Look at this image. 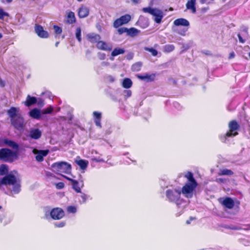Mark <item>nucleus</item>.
Segmentation results:
<instances>
[{"label":"nucleus","instance_id":"53","mask_svg":"<svg viewBox=\"0 0 250 250\" xmlns=\"http://www.w3.org/2000/svg\"><path fill=\"white\" fill-rule=\"evenodd\" d=\"M79 183L81 185V187H83V177L81 175H79Z\"/></svg>","mask_w":250,"mask_h":250},{"label":"nucleus","instance_id":"17","mask_svg":"<svg viewBox=\"0 0 250 250\" xmlns=\"http://www.w3.org/2000/svg\"><path fill=\"white\" fill-rule=\"evenodd\" d=\"M89 9L87 7L82 5L79 9L78 16L80 18H84L88 16Z\"/></svg>","mask_w":250,"mask_h":250},{"label":"nucleus","instance_id":"29","mask_svg":"<svg viewBox=\"0 0 250 250\" xmlns=\"http://www.w3.org/2000/svg\"><path fill=\"white\" fill-rule=\"evenodd\" d=\"M72 185L73 188L75 190L77 193H81V190L80 187L79 186L80 184L79 182L77 180H72Z\"/></svg>","mask_w":250,"mask_h":250},{"label":"nucleus","instance_id":"27","mask_svg":"<svg viewBox=\"0 0 250 250\" xmlns=\"http://www.w3.org/2000/svg\"><path fill=\"white\" fill-rule=\"evenodd\" d=\"M140 32V30L134 27H132L130 28V29H128L127 35L130 37H133L137 35Z\"/></svg>","mask_w":250,"mask_h":250},{"label":"nucleus","instance_id":"12","mask_svg":"<svg viewBox=\"0 0 250 250\" xmlns=\"http://www.w3.org/2000/svg\"><path fill=\"white\" fill-rule=\"evenodd\" d=\"M42 132L38 128H31L29 131V136L31 138L38 140L40 139L42 136Z\"/></svg>","mask_w":250,"mask_h":250},{"label":"nucleus","instance_id":"45","mask_svg":"<svg viewBox=\"0 0 250 250\" xmlns=\"http://www.w3.org/2000/svg\"><path fill=\"white\" fill-rule=\"evenodd\" d=\"M54 29L55 30V33L57 34H60L62 32V28L60 27L57 25L54 26Z\"/></svg>","mask_w":250,"mask_h":250},{"label":"nucleus","instance_id":"64","mask_svg":"<svg viewBox=\"0 0 250 250\" xmlns=\"http://www.w3.org/2000/svg\"><path fill=\"white\" fill-rule=\"evenodd\" d=\"M108 64V62H103L102 63H101V65L102 66H106Z\"/></svg>","mask_w":250,"mask_h":250},{"label":"nucleus","instance_id":"1","mask_svg":"<svg viewBox=\"0 0 250 250\" xmlns=\"http://www.w3.org/2000/svg\"><path fill=\"white\" fill-rule=\"evenodd\" d=\"M2 185H5L10 192L9 195L13 196L21 191V180L12 173L7 174L1 179Z\"/></svg>","mask_w":250,"mask_h":250},{"label":"nucleus","instance_id":"19","mask_svg":"<svg viewBox=\"0 0 250 250\" xmlns=\"http://www.w3.org/2000/svg\"><path fill=\"white\" fill-rule=\"evenodd\" d=\"M137 77L141 80H144L146 82H152L154 80L155 76L153 74H146L145 75L138 74Z\"/></svg>","mask_w":250,"mask_h":250},{"label":"nucleus","instance_id":"37","mask_svg":"<svg viewBox=\"0 0 250 250\" xmlns=\"http://www.w3.org/2000/svg\"><path fill=\"white\" fill-rule=\"evenodd\" d=\"M76 37L79 42H81V29L80 27H77L76 30Z\"/></svg>","mask_w":250,"mask_h":250},{"label":"nucleus","instance_id":"50","mask_svg":"<svg viewBox=\"0 0 250 250\" xmlns=\"http://www.w3.org/2000/svg\"><path fill=\"white\" fill-rule=\"evenodd\" d=\"M81 198L83 200L82 202L83 203L85 202L86 199L88 198V196H87V195L85 194L84 193H82V194L81 195Z\"/></svg>","mask_w":250,"mask_h":250},{"label":"nucleus","instance_id":"55","mask_svg":"<svg viewBox=\"0 0 250 250\" xmlns=\"http://www.w3.org/2000/svg\"><path fill=\"white\" fill-rule=\"evenodd\" d=\"M238 37L239 39V41L240 42H241V43L245 42V40L242 38V36H241V35L240 34H238Z\"/></svg>","mask_w":250,"mask_h":250},{"label":"nucleus","instance_id":"51","mask_svg":"<svg viewBox=\"0 0 250 250\" xmlns=\"http://www.w3.org/2000/svg\"><path fill=\"white\" fill-rule=\"evenodd\" d=\"M98 57L101 60H103L105 58V55L104 53H99L98 54Z\"/></svg>","mask_w":250,"mask_h":250},{"label":"nucleus","instance_id":"41","mask_svg":"<svg viewBox=\"0 0 250 250\" xmlns=\"http://www.w3.org/2000/svg\"><path fill=\"white\" fill-rule=\"evenodd\" d=\"M128 28L126 27H121L118 29L117 31L119 35H122L124 33H127Z\"/></svg>","mask_w":250,"mask_h":250},{"label":"nucleus","instance_id":"43","mask_svg":"<svg viewBox=\"0 0 250 250\" xmlns=\"http://www.w3.org/2000/svg\"><path fill=\"white\" fill-rule=\"evenodd\" d=\"M67 211L69 213H75L76 212V208L74 206H69L67 208Z\"/></svg>","mask_w":250,"mask_h":250},{"label":"nucleus","instance_id":"2","mask_svg":"<svg viewBox=\"0 0 250 250\" xmlns=\"http://www.w3.org/2000/svg\"><path fill=\"white\" fill-rule=\"evenodd\" d=\"M53 170L57 174L60 172L68 174L71 172V166L65 162H59L51 165Z\"/></svg>","mask_w":250,"mask_h":250},{"label":"nucleus","instance_id":"8","mask_svg":"<svg viewBox=\"0 0 250 250\" xmlns=\"http://www.w3.org/2000/svg\"><path fill=\"white\" fill-rule=\"evenodd\" d=\"M32 153L35 155V159L38 162H42L44 160V157L46 156L49 152L48 149L39 150L35 147H32Z\"/></svg>","mask_w":250,"mask_h":250},{"label":"nucleus","instance_id":"15","mask_svg":"<svg viewBox=\"0 0 250 250\" xmlns=\"http://www.w3.org/2000/svg\"><path fill=\"white\" fill-rule=\"evenodd\" d=\"M20 109L19 108L11 107L9 109L7 110V114L10 118V120H13L18 115H20L19 113Z\"/></svg>","mask_w":250,"mask_h":250},{"label":"nucleus","instance_id":"21","mask_svg":"<svg viewBox=\"0 0 250 250\" xmlns=\"http://www.w3.org/2000/svg\"><path fill=\"white\" fill-rule=\"evenodd\" d=\"M222 204L225 207L229 209L232 208L234 206L233 200L229 197L226 198L223 201Z\"/></svg>","mask_w":250,"mask_h":250},{"label":"nucleus","instance_id":"30","mask_svg":"<svg viewBox=\"0 0 250 250\" xmlns=\"http://www.w3.org/2000/svg\"><path fill=\"white\" fill-rule=\"evenodd\" d=\"M8 172V167L6 165L2 164L0 166V174L1 175H7Z\"/></svg>","mask_w":250,"mask_h":250},{"label":"nucleus","instance_id":"22","mask_svg":"<svg viewBox=\"0 0 250 250\" xmlns=\"http://www.w3.org/2000/svg\"><path fill=\"white\" fill-rule=\"evenodd\" d=\"M196 0H188L186 4V8L190 10L192 13H195L196 10L195 7Z\"/></svg>","mask_w":250,"mask_h":250},{"label":"nucleus","instance_id":"11","mask_svg":"<svg viewBox=\"0 0 250 250\" xmlns=\"http://www.w3.org/2000/svg\"><path fill=\"white\" fill-rule=\"evenodd\" d=\"M36 33L41 38H46L48 36L47 31L43 30V27L40 25H36L35 26Z\"/></svg>","mask_w":250,"mask_h":250},{"label":"nucleus","instance_id":"24","mask_svg":"<svg viewBox=\"0 0 250 250\" xmlns=\"http://www.w3.org/2000/svg\"><path fill=\"white\" fill-rule=\"evenodd\" d=\"M75 162L83 170V172H84V170L86 169L88 164V161L84 160H76Z\"/></svg>","mask_w":250,"mask_h":250},{"label":"nucleus","instance_id":"59","mask_svg":"<svg viewBox=\"0 0 250 250\" xmlns=\"http://www.w3.org/2000/svg\"><path fill=\"white\" fill-rule=\"evenodd\" d=\"M126 93V95H125L127 97H129L131 95V92L130 90H126L125 91Z\"/></svg>","mask_w":250,"mask_h":250},{"label":"nucleus","instance_id":"25","mask_svg":"<svg viewBox=\"0 0 250 250\" xmlns=\"http://www.w3.org/2000/svg\"><path fill=\"white\" fill-rule=\"evenodd\" d=\"M87 38L90 42H97L100 40L101 37L100 35L98 34H95L94 33H91L87 35Z\"/></svg>","mask_w":250,"mask_h":250},{"label":"nucleus","instance_id":"35","mask_svg":"<svg viewBox=\"0 0 250 250\" xmlns=\"http://www.w3.org/2000/svg\"><path fill=\"white\" fill-rule=\"evenodd\" d=\"M175 48L173 44H167L164 46L163 50L164 52L169 53L172 51Z\"/></svg>","mask_w":250,"mask_h":250},{"label":"nucleus","instance_id":"5","mask_svg":"<svg viewBox=\"0 0 250 250\" xmlns=\"http://www.w3.org/2000/svg\"><path fill=\"white\" fill-rule=\"evenodd\" d=\"M181 191L178 189H168L166 191V196L169 201L175 202L179 206L181 202Z\"/></svg>","mask_w":250,"mask_h":250},{"label":"nucleus","instance_id":"4","mask_svg":"<svg viewBox=\"0 0 250 250\" xmlns=\"http://www.w3.org/2000/svg\"><path fill=\"white\" fill-rule=\"evenodd\" d=\"M142 11L144 13H147L154 16V20L157 23L161 22L164 16L163 12L157 8H152L150 7H144L142 9Z\"/></svg>","mask_w":250,"mask_h":250},{"label":"nucleus","instance_id":"40","mask_svg":"<svg viewBox=\"0 0 250 250\" xmlns=\"http://www.w3.org/2000/svg\"><path fill=\"white\" fill-rule=\"evenodd\" d=\"M241 30L242 31V35L244 37H246L247 36H248V28L246 26H242L241 27Z\"/></svg>","mask_w":250,"mask_h":250},{"label":"nucleus","instance_id":"46","mask_svg":"<svg viewBox=\"0 0 250 250\" xmlns=\"http://www.w3.org/2000/svg\"><path fill=\"white\" fill-rule=\"evenodd\" d=\"M9 14L4 12L2 9H0V19H3L4 17L8 16Z\"/></svg>","mask_w":250,"mask_h":250},{"label":"nucleus","instance_id":"52","mask_svg":"<svg viewBox=\"0 0 250 250\" xmlns=\"http://www.w3.org/2000/svg\"><path fill=\"white\" fill-rule=\"evenodd\" d=\"M95 123L97 126L100 127H102L101 124V119H95Z\"/></svg>","mask_w":250,"mask_h":250},{"label":"nucleus","instance_id":"10","mask_svg":"<svg viewBox=\"0 0 250 250\" xmlns=\"http://www.w3.org/2000/svg\"><path fill=\"white\" fill-rule=\"evenodd\" d=\"M51 218L54 220H59L64 216V211L60 208H53L49 212Z\"/></svg>","mask_w":250,"mask_h":250},{"label":"nucleus","instance_id":"36","mask_svg":"<svg viewBox=\"0 0 250 250\" xmlns=\"http://www.w3.org/2000/svg\"><path fill=\"white\" fill-rule=\"evenodd\" d=\"M185 177H186L188 180V183H193L196 182L195 180L193 178V174L191 172H188L186 175Z\"/></svg>","mask_w":250,"mask_h":250},{"label":"nucleus","instance_id":"60","mask_svg":"<svg viewBox=\"0 0 250 250\" xmlns=\"http://www.w3.org/2000/svg\"><path fill=\"white\" fill-rule=\"evenodd\" d=\"M202 52L207 55H211L210 51L208 50L203 51Z\"/></svg>","mask_w":250,"mask_h":250},{"label":"nucleus","instance_id":"3","mask_svg":"<svg viewBox=\"0 0 250 250\" xmlns=\"http://www.w3.org/2000/svg\"><path fill=\"white\" fill-rule=\"evenodd\" d=\"M17 157V153L10 149L3 148L0 149V160L11 163Z\"/></svg>","mask_w":250,"mask_h":250},{"label":"nucleus","instance_id":"63","mask_svg":"<svg viewBox=\"0 0 250 250\" xmlns=\"http://www.w3.org/2000/svg\"><path fill=\"white\" fill-rule=\"evenodd\" d=\"M62 177H63L64 178L66 179L67 180H69V181H71V182H72V180H73V179H71V178H69V177H67V176H64V175H62Z\"/></svg>","mask_w":250,"mask_h":250},{"label":"nucleus","instance_id":"48","mask_svg":"<svg viewBox=\"0 0 250 250\" xmlns=\"http://www.w3.org/2000/svg\"><path fill=\"white\" fill-rule=\"evenodd\" d=\"M65 225V223L64 222H60V223H56L54 224V225L56 227H58V228H62L63 227H64Z\"/></svg>","mask_w":250,"mask_h":250},{"label":"nucleus","instance_id":"13","mask_svg":"<svg viewBox=\"0 0 250 250\" xmlns=\"http://www.w3.org/2000/svg\"><path fill=\"white\" fill-rule=\"evenodd\" d=\"M0 143H3L4 145L8 146L14 149H18L19 145L14 141L7 139H0Z\"/></svg>","mask_w":250,"mask_h":250},{"label":"nucleus","instance_id":"33","mask_svg":"<svg viewBox=\"0 0 250 250\" xmlns=\"http://www.w3.org/2000/svg\"><path fill=\"white\" fill-rule=\"evenodd\" d=\"M142 66V63L141 62H137L132 65L131 70L132 71L137 72L141 70Z\"/></svg>","mask_w":250,"mask_h":250},{"label":"nucleus","instance_id":"14","mask_svg":"<svg viewBox=\"0 0 250 250\" xmlns=\"http://www.w3.org/2000/svg\"><path fill=\"white\" fill-rule=\"evenodd\" d=\"M97 47L99 49L105 51H111L112 49V47L111 44H107L103 41H100L97 42Z\"/></svg>","mask_w":250,"mask_h":250},{"label":"nucleus","instance_id":"32","mask_svg":"<svg viewBox=\"0 0 250 250\" xmlns=\"http://www.w3.org/2000/svg\"><path fill=\"white\" fill-rule=\"evenodd\" d=\"M232 174H233V172L232 170L226 168L221 169L218 173V175L220 176L231 175Z\"/></svg>","mask_w":250,"mask_h":250},{"label":"nucleus","instance_id":"7","mask_svg":"<svg viewBox=\"0 0 250 250\" xmlns=\"http://www.w3.org/2000/svg\"><path fill=\"white\" fill-rule=\"evenodd\" d=\"M197 186V182L188 183L183 187L182 192L186 197L191 198L193 195V191Z\"/></svg>","mask_w":250,"mask_h":250},{"label":"nucleus","instance_id":"49","mask_svg":"<svg viewBox=\"0 0 250 250\" xmlns=\"http://www.w3.org/2000/svg\"><path fill=\"white\" fill-rule=\"evenodd\" d=\"M64 184L62 182H59L56 184V188L58 189H62L64 188Z\"/></svg>","mask_w":250,"mask_h":250},{"label":"nucleus","instance_id":"58","mask_svg":"<svg viewBox=\"0 0 250 250\" xmlns=\"http://www.w3.org/2000/svg\"><path fill=\"white\" fill-rule=\"evenodd\" d=\"M235 57V53L233 52H231L229 57V59L233 58Z\"/></svg>","mask_w":250,"mask_h":250},{"label":"nucleus","instance_id":"61","mask_svg":"<svg viewBox=\"0 0 250 250\" xmlns=\"http://www.w3.org/2000/svg\"><path fill=\"white\" fill-rule=\"evenodd\" d=\"M107 78L109 81H110L111 82H113L114 81V78L112 76H108Z\"/></svg>","mask_w":250,"mask_h":250},{"label":"nucleus","instance_id":"38","mask_svg":"<svg viewBox=\"0 0 250 250\" xmlns=\"http://www.w3.org/2000/svg\"><path fill=\"white\" fill-rule=\"evenodd\" d=\"M145 50L150 52L153 56H156L158 54L157 51L153 48L145 47Z\"/></svg>","mask_w":250,"mask_h":250},{"label":"nucleus","instance_id":"6","mask_svg":"<svg viewBox=\"0 0 250 250\" xmlns=\"http://www.w3.org/2000/svg\"><path fill=\"white\" fill-rule=\"evenodd\" d=\"M229 131L227 132L223 136V137H221V139L223 142H226L227 137H231L232 136H235L238 134V133L236 132L233 133V131L237 130L239 127V125L235 121L233 120L230 121L229 123Z\"/></svg>","mask_w":250,"mask_h":250},{"label":"nucleus","instance_id":"18","mask_svg":"<svg viewBox=\"0 0 250 250\" xmlns=\"http://www.w3.org/2000/svg\"><path fill=\"white\" fill-rule=\"evenodd\" d=\"M174 24L177 26H183L188 27L189 25V22L185 19L180 18L177 19L174 21Z\"/></svg>","mask_w":250,"mask_h":250},{"label":"nucleus","instance_id":"44","mask_svg":"<svg viewBox=\"0 0 250 250\" xmlns=\"http://www.w3.org/2000/svg\"><path fill=\"white\" fill-rule=\"evenodd\" d=\"M188 28L187 27V28H183V29H179L177 31V33L182 35V36H185L186 35V32L188 31Z\"/></svg>","mask_w":250,"mask_h":250},{"label":"nucleus","instance_id":"20","mask_svg":"<svg viewBox=\"0 0 250 250\" xmlns=\"http://www.w3.org/2000/svg\"><path fill=\"white\" fill-rule=\"evenodd\" d=\"M137 24L142 28H146L148 26L149 22L147 19L143 16H140L137 22Z\"/></svg>","mask_w":250,"mask_h":250},{"label":"nucleus","instance_id":"28","mask_svg":"<svg viewBox=\"0 0 250 250\" xmlns=\"http://www.w3.org/2000/svg\"><path fill=\"white\" fill-rule=\"evenodd\" d=\"M132 85V82L129 78H125L122 83V86L125 88H129Z\"/></svg>","mask_w":250,"mask_h":250},{"label":"nucleus","instance_id":"23","mask_svg":"<svg viewBox=\"0 0 250 250\" xmlns=\"http://www.w3.org/2000/svg\"><path fill=\"white\" fill-rule=\"evenodd\" d=\"M37 102V99L35 97H31L29 95H27L26 100L25 102V105L28 107L35 104Z\"/></svg>","mask_w":250,"mask_h":250},{"label":"nucleus","instance_id":"26","mask_svg":"<svg viewBox=\"0 0 250 250\" xmlns=\"http://www.w3.org/2000/svg\"><path fill=\"white\" fill-rule=\"evenodd\" d=\"M76 21L75 14L73 12H69L67 16V22L69 24H72Z\"/></svg>","mask_w":250,"mask_h":250},{"label":"nucleus","instance_id":"62","mask_svg":"<svg viewBox=\"0 0 250 250\" xmlns=\"http://www.w3.org/2000/svg\"><path fill=\"white\" fill-rule=\"evenodd\" d=\"M132 58H133V54L132 53H130L127 56V59L128 60H131L132 59Z\"/></svg>","mask_w":250,"mask_h":250},{"label":"nucleus","instance_id":"39","mask_svg":"<svg viewBox=\"0 0 250 250\" xmlns=\"http://www.w3.org/2000/svg\"><path fill=\"white\" fill-rule=\"evenodd\" d=\"M122 25H123V22H122L119 18L116 20L113 23V26L116 28Z\"/></svg>","mask_w":250,"mask_h":250},{"label":"nucleus","instance_id":"16","mask_svg":"<svg viewBox=\"0 0 250 250\" xmlns=\"http://www.w3.org/2000/svg\"><path fill=\"white\" fill-rule=\"evenodd\" d=\"M29 116L31 117L32 118L39 120L41 118L42 114V111H41L40 109L35 108L30 111L29 112Z\"/></svg>","mask_w":250,"mask_h":250},{"label":"nucleus","instance_id":"57","mask_svg":"<svg viewBox=\"0 0 250 250\" xmlns=\"http://www.w3.org/2000/svg\"><path fill=\"white\" fill-rule=\"evenodd\" d=\"M216 181L217 182H219V183H225L226 181V180L223 178H217V179H216Z\"/></svg>","mask_w":250,"mask_h":250},{"label":"nucleus","instance_id":"56","mask_svg":"<svg viewBox=\"0 0 250 250\" xmlns=\"http://www.w3.org/2000/svg\"><path fill=\"white\" fill-rule=\"evenodd\" d=\"M183 50L181 51V53H183L184 51L188 49L189 48V46L188 45H183L182 47Z\"/></svg>","mask_w":250,"mask_h":250},{"label":"nucleus","instance_id":"9","mask_svg":"<svg viewBox=\"0 0 250 250\" xmlns=\"http://www.w3.org/2000/svg\"><path fill=\"white\" fill-rule=\"evenodd\" d=\"M11 123L15 128L18 130H21L24 126V120L21 114H20L11 120Z\"/></svg>","mask_w":250,"mask_h":250},{"label":"nucleus","instance_id":"47","mask_svg":"<svg viewBox=\"0 0 250 250\" xmlns=\"http://www.w3.org/2000/svg\"><path fill=\"white\" fill-rule=\"evenodd\" d=\"M93 114L94 117L95 118V119H101V113L100 112L94 111Z\"/></svg>","mask_w":250,"mask_h":250},{"label":"nucleus","instance_id":"34","mask_svg":"<svg viewBox=\"0 0 250 250\" xmlns=\"http://www.w3.org/2000/svg\"><path fill=\"white\" fill-rule=\"evenodd\" d=\"M120 21L123 22V24L128 23L131 19V16L128 14L121 16L120 18Z\"/></svg>","mask_w":250,"mask_h":250},{"label":"nucleus","instance_id":"54","mask_svg":"<svg viewBox=\"0 0 250 250\" xmlns=\"http://www.w3.org/2000/svg\"><path fill=\"white\" fill-rule=\"evenodd\" d=\"M37 103H38V106L40 107L43 106V105L44 104L43 101L41 99H40L38 100V101H37Z\"/></svg>","mask_w":250,"mask_h":250},{"label":"nucleus","instance_id":"31","mask_svg":"<svg viewBox=\"0 0 250 250\" xmlns=\"http://www.w3.org/2000/svg\"><path fill=\"white\" fill-rule=\"evenodd\" d=\"M125 52V50L122 48H116L111 53V56L113 57L116 56L120 54H123Z\"/></svg>","mask_w":250,"mask_h":250},{"label":"nucleus","instance_id":"42","mask_svg":"<svg viewBox=\"0 0 250 250\" xmlns=\"http://www.w3.org/2000/svg\"><path fill=\"white\" fill-rule=\"evenodd\" d=\"M53 111V108L51 106H49L48 108H46L44 110H42V114H50Z\"/></svg>","mask_w":250,"mask_h":250}]
</instances>
